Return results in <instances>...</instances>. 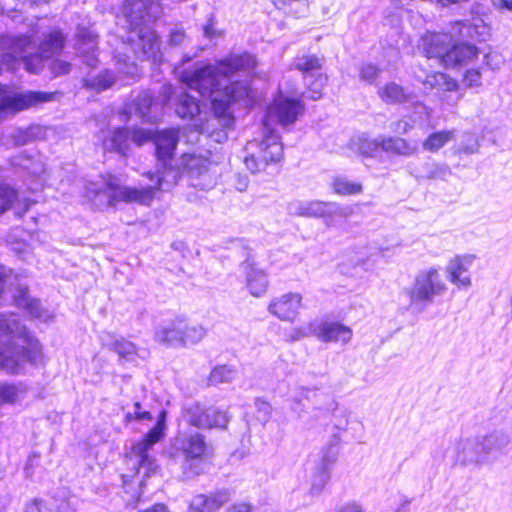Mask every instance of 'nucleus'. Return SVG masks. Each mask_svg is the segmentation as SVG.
<instances>
[{"label": "nucleus", "instance_id": "nucleus-1", "mask_svg": "<svg viewBox=\"0 0 512 512\" xmlns=\"http://www.w3.org/2000/svg\"><path fill=\"white\" fill-rule=\"evenodd\" d=\"M43 360L38 341L31 339L15 315L0 314V367L8 373L19 374L27 362L37 365ZM26 388L16 384H0V404L19 400Z\"/></svg>", "mask_w": 512, "mask_h": 512}, {"label": "nucleus", "instance_id": "nucleus-2", "mask_svg": "<svg viewBox=\"0 0 512 512\" xmlns=\"http://www.w3.org/2000/svg\"><path fill=\"white\" fill-rule=\"evenodd\" d=\"M256 66L253 55H230L215 64L196 68L193 73L185 72L182 81L205 96H214V102L229 103L250 97L251 94V89L245 83L232 82L231 77L237 72H251Z\"/></svg>", "mask_w": 512, "mask_h": 512}, {"label": "nucleus", "instance_id": "nucleus-3", "mask_svg": "<svg viewBox=\"0 0 512 512\" xmlns=\"http://www.w3.org/2000/svg\"><path fill=\"white\" fill-rule=\"evenodd\" d=\"M124 12L130 24L129 45L136 57L158 60L160 41L150 26L161 13L156 0H127Z\"/></svg>", "mask_w": 512, "mask_h": 512}, {"label": "nucleus", "instance_id": "nucleus-4", "mask_svg": "<svg viewBox=\"0 0 512 512\" xmlns=\"http://www.w3.org/2000/svg\"><path fill=\"white\" fill-rule=\"evenodd\" d=\"M164 427L163 420H159L141 441L131 447L126 456L127 465L135 470L133 475L122 476L127 506L135 507L138 504L142 496L144 478L158 471V465L149 457L148 450L163 437Z\"/></svg>", "mask_w": 512, "mask_h": 512}, {"label": "nucleus", "instance_id": "nucleus-5", "mask_svg": "<svg viewBox=\"0 0 512 512\" xmlns=\"http://www.w3.org/2000/svg\"><path fill=\"white\" fill-rule=\"evenodd\" d=\"M84 196L96 208L104 209L119 202L150 205L156 195L151 185L141 188L120 185L114 176L108 175L98 181L88 182Z\"/></svg>", "mask_w": 512, "mask_h": 512}, {"label": "nucleus", "instance_id": "nucleus-6", "mask_svg": "<svg viewBox=\"0 0 512 512\" xmlns=\"http://www.w3.org/2000/svg\"><path fill=\"white\" fill-rule=\"evenodd\" d=\"M163 163V169L157 171L155 194L158 191L171 190L180 180L182 172H185L192 187L200 190H210L216 185L217 177L211 170L210 162L194 154H183L180 158V165L174 167Z\"/></svg>", "mask_w": 512, "mask_h": 512}, {"label": "nucleus", "instance_id": "nucleus-7", "mask_svg": "<svg viewBox=\"0 0 512 512\" xmlns=\"http://www.w3.org/2000/svg\"><path fill=\"white\" fill-rule=\"evenodd\" d=\"M206 438L197 431L180 430L172 439L169 457L181 464L183 476L191 478L198 474L195 462L207 454Z\"/></svg>", "mask_w": 512, "mask_h": 512}, {"label": "nucleus", "instance_id": "nucleus-8", "mask_svg": "<svg viewBox=\"0 0 512 512\" xmlns=\"http://www.w3.org/2000/svg\"><path fill=\"white\" fill-rule=\"evenodd\" d=\"M245 152L244 163L253 174L265 172L269 166L283 158V146L279 136L275 132L265 131L264 128L260 139L247 142Z\"/></svg>", "mask_w": 512, "mask_h": 512}, {"label": "nucleus", "instance_id": "nucleus-9", "mask_svg": "<svg viewBox=\"0 0 512 512\" xmlns=\"http://www.w3.org/2000/svg\"><path fill=\"white\" fill-rule=\"evenodd\" d=\"M65 38L59 30H53L46 35L39 46V52L34 55L26 56L31 46V40L28 37H18L14 41L13 56L19 57L24 61L25 68L31 73H37L43 67V61L58 54L64 48Z\"/></svg>", "mask_w": 512, "mask_h": 512}, {"label": "nucleus", "instance_id": "nucleus-10", "mask_svg": "<svg viewBox=\"0 0 512 512\" xmlns=\"http://www.w3.org/2000/svg\"><path fill=\"white\" fill-rule=\"evenodd\" d=\"M447 290V284L439 269L430 267L418 273L409 295L412 302L432 303L435 296H441Z\"/></svg>", "mask_w": 512, "mask_h": 512}, {"label": "nucleus", "instance_id": "nucleus-11", "mask_svg": "<svg viewBox=\"0 0 512 512\" xmlns=\"http://www.w3.org/2000/svg\"><path fill=\"white\" fill-rule=\"evenodd\" d=\"M313 335L319 340L329 342H341L347 344L353 335L352 329L340 322L323 321L310 323L307 327L295 329L292 339L299 340L302 337Z\"/></svg>", "mask_w": 512, "mask_h": 512}, {"label": "nucleus", "instance_id": "nucleus-12", "mask_svg": "<svg viewBox=\"0 0 512 512\" xmlns=\"http://www.w3.org/2000/svg\"><path fill=\"white\" fill-rule=\"evenodd\" d=\"M303 110V105L297 100L277 98L267 109L263 128L265 131L274 132L273 123H279L283 127L291 125L303 113Z\"/></svg>", "mask_w": 512, "mask_h": 512}, {"label": "nucleus", "instance_id": "nucleus-13", "mask_svg": "<svg viewBox=\"0 0 512 512\" xmlns=\"http://www.w3.org/2000/svg\"><path fill=\"white\" fill-rule=\"evenodd\" d=\"M476 260L473 254L456 255L445 267L448 281L458 290L467 291L472 287L471 269Z\"/></svg>", "mask_w": 512, "mask_h": 512}, {"label": "nucleus", "instance_id": "nucleus-14", "mask_svg": "<svg viewBox=\"0 0 512 512\" xmlns=\"http://www.w3.org/2000/svg\"><path fill=\"white\" fill-rule=\"evenodd\" d=\"M302 307V295L296 292H288L272 298L267 310L279 320L293 323L298 318Z\"/></svg>", "mask_w": 512, "mask_h": 512}, {"label": "nucleus", "instance_id": "nucleus-15", "mask_svg": "<svg viewBox=\"0 0 512 512\" xmlns=\"http://www.w3.org/2000/svg\"><path fill=\"white\" fill-rule=\"evenodd\" d=\"M54 96V93L35 91L12 95L0 87V110L21 111L39 103L51 101Z\"/></svg>", "mask_w": 512, "mask_h": 512}, {"label": "nucleus", "instance_id": "nucleus-16", "mask_svg": "<svg viewBox=\"0 0 512 512\" xmlns=\"http://www.w3.org/2000/svg\"><path fill=\"white\" fill-rule=\"evenodd\" d=\"M454 35L448 33L427 32L421 38V47L427 58H434L437 62L444 65V56L452 44Z\"/></svg>", "mask_w": 512, "mask_h": 512}, {"label": "nucleus", "instance_id": "nucleus-17", "mask_svg": "<svg viewBox=\"0 0 512 512\" xmlns=\"http://www.w3.org/2000/svg\"><path fill=\"white\" fill-rule=\"evenodd\" d=\"M240 271L245 278L246 287L254 297L264 295L269 286V280L264 270L247 260L241 263Z\"/></svg>", "mask_w": 512, "mask_h": 512}, {"label": "nucleus", "instance_id": "nucleus-18", "mask_svg": "<svg viewBox=\"0 0 512 512\" xmlns=\"http://www.w3.org/2000/svg\"><path fill=\"white\" fill-rule=\"evenodd\" d=\"M451 33L463 41H484L490 34V28L482 19L473 18L469 22L455 23Z\"/></svg>", "mask_w": 512, "mask_h": 512}, {"label": "nucleus", "instance_id": "nucleus-19", "mask_svg": "<svg viewBox=\"0 0 512 512\" xmlns=\"http://www.w3.org/2000/svg\"><path fill=\"white\" fill-rule=\"evenodd\" d=\"M458 460L465 464H480L486 458V452L480 437L462 440L457 449Z\"/></svg>", "mask_w": 512, "mask_h": 512}, {"label": "nucleus", "instance_id": "nucleus-20", "mask_svg": "<svg viewBox=\"0 0 512 512\" xmlns=\"http://www.w3.org/2000/svg\"><path fill=\"white\" fill-rule=\"evenodd\" d=\"M332 203L319 200H294L288 204L290 214L299 217H325L330 214Z\"/></svg>", "mask_w": 512, "mask_h": 512}, {"label": "nucleus", "instance_id": "nucleus-21", "mask_svg": "<svg viewBox=\"0 0 512 512\" xmlns=\"http://www.w3.org/2000/svg\"><path fill=\"white\" fill-rule=\"evenodd\" d=\"M382 151L403 157H411L418 153L416 141L407 140L398 136H381Z\"/></svg>", "mask_w": 512, "mask_h": 512}, {"label": "nucleus", "instance_id": "nucleus-22", "mask_svg": "<svg viewBox=\"0 0 512 512\" xmlns=\"http://www.w3.org/2000/svg\"><path fill=\"white\" fill-rule=\"evenodd\" d=\"M76 48L83 61L89 67H95L98 59L95 55L97 36L90 30L80 28L77 32Z\"/></svg>", "mask_w": 512, "mask_h": 512}, {"label": "nucleus", "instance_id": "nucleus-23", "mask_svg": "<svg viewBox=\"0 0 512 512\" xmlns=\"http://www.w3.org/2000/svg\"><path fill=\"white\" fill-rule=\"evenodd\" d=\"M478 56V49L469 43H452L449 52L444 56V66L468 64Z\"/></svg>", "mask_w": 512, "mask_h": 512}, {"label": "nucleus", "instance_id": "nucleus-24", "mask_svg": "<svg viewBox=\"0 0 512 512\" xmlns=\"http://www.w3.org/2000/svg\"><path fill=\"white\" fill-rule=\"evenodd\" d=\"M178 130L169 129L160 132L155 140L156 155L160 162L172 159L178 143Z\"/></svg>", "mask_w": 512, "mask_h": 512}, {"label": "nucleus", "instance_id": "nucleus-25", "mask_svg": "<svg viewBox=\"0 0 512 512\" xmlns=\"http://www.w3.org/2000/svg\"><path fill=\"white\" fill-rule=\"evenodd\" d=\"M130 130L118 128L104 138L103 149L105 151H115L123 156L127 155L129 150Z\"/></svg>", "mask_w": 512, "mask_h": 512}, {"label": "nucleus", "instance_id": "nucleus-26", "mask_svg": "<svg viewBox=\"0 0 512 512\" xmlns=\"http://www.w3.org/2000/svg\"><path fill=\"white\" fill-rule=\"evenodd\" d=\"M181 319L172 320L157 328L155 340L172 347H180Z\"/></svg>", "mask_w": 512, "mask_h": 512}, {"label": "nucleus", "instance_id": "nucleus-27", "mask_svg": "<svg viewBox=\"0 0 512 512\" xmlns=\"http://www.w3.org/2000/svg\"><path fill=\"white\" fill-rule=\"evenodd\" d=\"M210 408L205 409L198 403L187 406L183 411L184 421L197 429H210Z\"/></svg>", "mask_w": 512, "mask_h": 512}, {"label": "nucleus", "instance_id": "nucleus-28", "mask_svg": "<svg viewBox=\"0 0 512 512\" xmlns=\"http://www.w3.org/2000/svg\"><path fill=\"white\" fill-rule=\"evenodd\" d=\"M206 335L207 330L203 325L181 319L180 347L195 345L203 340Z\"/></svg>", "mask_w": 512, "mask_h": 512}, {"label": "nucleus", "instance_id": "nucleus-29", "mask_svg": "<svg viewBox=\"0 0 512 512\" xmlns=\"http://www.w3.org/2000/svg\"><path fill=\"white\" fill-rule=\"evenodd\" d=\"M13 303L19 308H25L32 317L47 319V312L41 308L40 302L29 297L27 290L22 288L13 296Z\"/></svg>", "mask_w": 512, "mask_h": 512}, {"label": "nucleus", "instance_id": "nucleus-30", "mask_svg": "<svg viewBox=\"0 0 512 512\" xmlns=\"http://www.w3.org/2000/svg\"><path fill=\"white\" fill-rule=\"evenodd\" d=\"M480 439L486 455L504 450L511 442L509 434L503 430H494Z\"/></svg>", "mask_w": 512, "mask_h": 512}, {"label": "nucleus", "instance_id": "nucleus-31", "mask_svg": "<svg viewBox=\"0 0 512 512\" xmlns=\"http://www.w3.org/2000/svg\"><path fill=\"white\" fill-rule=\"evenodd\" d=\"M380 98L388 104H398L407 102L410 94L399 84L390 82L379 89Z\"/></svg>", "mask_w": 512, "mask_h": 512}, {"label": "nucleus", "instance_id": "nucleus-32", "mask_svg": "<svg viewBox=\"0 0 512 512\" xmlns=\"http://www.w3.org/2000/svg\"><path fill=\"white\" fill-rule=\"evenodd\" d=\"M454 137V129L436 131L428 135V137L422 142V147L425 151L435 153L452 141Z\"/></svg>", "mask_w": 512, "mask_h": 512}, {"label": "nucleus", "instance_id": "nucleus-33", "mask_svg": "<svg viewBox=\"0 0 512 512\" xmlns=\"http://www.w3.org/2000/svg\"><path fill=\"white\" fill-rule=\"evenodd\" d=\"M135 111L145 121L155 122L158 119L156 104H153L152 96L145 92L135 99Z\"/></svg>", "mask_w": 512, "mask_h": 512}, {"label": "nucleus", "instance_id": "nucleus-34", "mask_svg": "<svg viewBox=\"0 0 512 512\" xmlns=\"http://www.w3.org/2000/svg\"><path fill=\"white\" fill-rule=\"evenodd\" d=\"M177 115L181 118H193L200 112L198 101L187 93H181L175 109Z\"/></svg>", "mask_w": 512, "mask_h": 512}, {"label": "nucleus", "instance_id": "nucleus-35", "mask_svg": "<svg viewBox=\"0 0 512 512\" xmlns=\"http://www.w3.org/2000/svg\"><path fill=\"white\" fill-rule=\"evenodd\" d=\"M381 136L376 139L359 137L352 141V148L363 157H374L379 149L382 150Z\"/></svg>", "mask_w": 512, "mask_h": 512}, {"label": "nucleus", "instance_id": "nucleus-36", "mask_svg": "<svg viewBox=\"0 0 512 512\" xmlns=\"http://www.w3.org/2000/svg\"><path fill=\"white\" fill-rule=\"evenodd\" d=\"M275 7L286 14L301 16L308 10L307 0H272Z\"/></svg>", "mask_w": 512, "mask_h": 512}, {"label": "nucleus", "instance_id": "nucleus-37", "mask_svg": "<svg viewBox=\"0 0 512 512\" xmlns=\"http://www.w3.org/2000/svg\"><path fill=\"white\" fill-rule=\"evenodd\" d=\"M332 188L334 192L341 196L358 195L363 192V185L358 182H352L345 177H338L333 181Z\"/></svg>", "mask_w": 512, "mask_h": 512}, {"label": "nucleus", "instance_id": "nucleus-38", "mask_svg": "<svg viewBox=\"0 0 512 512\" xmlns=\"http://www.w3.org/2000/svg\"><path fill=\"white\" fill-rule=\"evenodd\" d=\"M236 374V370L231 366H217L211 371L209 376V382L211 385L230 383L235 379Z\"/></svg>", "mask_w": 512, "mask_h": 512}, {"label": "nucleus", "instance_id": "nucleus-39", "mask_svg": "<svg viewBox=\"0 0 512 512\" xmlns=\"http://www.w3.org/2000/svg\"><path fill=\"white\" fill-rule=\"evenodd\" d=\"M324 62L323 57L316 55H304L298 57L295 61V68L305 73H312L320 70Z\"/></svg>", "mask_w": 512, "mask_h": 512}, {"label": "nucleus", "instance_id": "nucleus-40", "mask_svg": "<svg viewBox=\"0 0 512 512\" xmlns=\"http://www.w3.org/2000/svg\"><path fill=\"white\" fill-rule=\"evenodd\" d=\"M115 82V76L112 72L105 70L96 77H90L85 80V84L96 90H105L110 88Z\"/></svg>", "mask_w": 512, "mask_h": 512}, {"label": "nucleus", "instance_id": "nucleus-41", "mask_svg": "<svg viewBox=\"0 0 512 512\" xmlns=\"http://www.w3.org/2000/svg\"><path fill=\"white\" fill-rule=\"evenodd\" d=\"M113 341L108 345L115 351L121 358L129 359L136 354L135 345L123 338L112 337Z\"/></svg>", "mask_w": 512, "mask_h": 512}, {"label": "nucleus", "instance_id": "nucleus-42", "mask_svg": "<svg viewBox=\"0 0 512 512\" xmlns=\"http://www.w3.org/2000/svg\"><path fill=\"white\" fill-rule=\"evenodd\" d=\"M428 166V172L425 176H423L426 179H440L445 180L450 174L451 170L450 168L445 164H439V163H429Z\"/></svg>", "mask_w": 512, "mask_h": 512}, {"label": "nucleus", "instance_id": "nucleus-43", "mask_svg": "<svg viewBox=\"0 0 512 512\" xmlns=\"http://www.w3.org/2000/svg\"><path fill=\"white\" fill-rule=\"evenodd\" d=\"M17 198V193L9 187H0V214L8 210L13 201Z\"/></svg>", "mask_w": 512, "mask_h": 512}, {"label": "nucleus", "instance_id": "nucleus-44", "mask_svg": "<svg viewBox=\"0 0 512 512\" xmlns=\"http://www.w3.org/2000/svg\"><path fill=\"white\" fill-rule=\"evenodd\" d=\"M229 422V417L227 412L210 408V418L209 423L211 424V428H226Z\"/></svg>", "mask_w": 512, "mask_h": 512}, {"label": "nucleus", "instance_id": "nucleus-45", "mask_svg": "<svg viewBox=\"0 0 512 512\" xmlns=\"http://www.w3.org/2000/svg\"><path fill=\"white\" fill-rule=\"evenodd\" d=\"M12 272L5 266H0V305L3 304V294L6 291V287L12 284Z\"/></svg>", "mask_w": 512, "mask_h": 512}, {"label": "nucleus", "instance_id": "nucleus-46", "mask_svg": "<svg viewBox=\"0 0 512 512\" xmlns=\"http://www.w3.org/2000/svg\"><path fill=\"white\" fill-rule=\"evenodd\" d=\"M416 78L422 82L424 85L429 86L430 88L439 87L442 79H444V73L441 72H435L432 74L426 75L424 78L416 74Z\"/></svg>", "mask_w": 512, "mask_h": 512}, {"label": "nucleus", "instance_id": "nucleus-47", "mask_svg": "<svg viewBox=\"0 0 512 512\" xmlns=\"http://www.w3.org/2000/svg\"><path fill=\"white\" fill-rule=\"evenodd\" d=\"M211 497L217 510H219L224 504L231 500V493L228 489H222L212 493Z\"/></svg>", "mask_w": 512, "mask_h": 512}, {"label": "nucleus", "instance_id": "nucleus-48", "mask_svg": "<svg viewBox=\"0 0 512 512\" xmlns=\"http://www.w3.org/2000/svg\"><path fill=\"white\" fill-rule=\"evenodd\" d=\"M205 501L206 495L204 494L194 496L189 506V512H208Z\"/></svg>", "mask_w": 512, "mask_h": 512}, {"label": "nucleus", "instance_id": "nucleus-49", "mask_svg": "<svg viewBox=\"0 0 512 512\" xmlns=\"http://www.w3.org/2000/svg\"><path fill=\"white\" fill-rule=\"evenodd\" d=\"M379 72L380 71L376 66L372 64H365L361 68L360 77L362 80L372 82L378 77Z\"/></svg>", "mask_w": 512, "mask_h": 512}, {"label": "nucleus", "instance_id": "nucleus-50", "mask_svg": "<svg viewBox=\"0 0 512 512\" xmlns=\"http://www.w3.org/2000/svg\"><path fill=\"white\" fill-rule=\"evenodd\" d=\"M151 138V134L143 129L130 130V140L138 146L143 145Z\"/></svg>", "mask_w": 512, "mask_h": 512}, {"label": "nucleus", "instance_id": "nucleus-51", "mask_svg": "<svg viewBox=\"0 0 512 512\" xmlns=\"http://www.w3.org/2000/svg\"><path fill=\"white\" fill-rule=\"evenodd\" d=\"M481 73L478 70H468L464 76V84L467 87H478L481 85Z\"/></svg>", "mask_w": 512, "mask_h": 512}, {"label": "nucleus", "instance_id": "nucleus-52", "mask_svg": "<svg viewBox=\"0 0 512 512\" xmlns=\"http://www.w3.org/2000/svg\"><path fill=\"white\" fill-rule=\"evenodd\" d=\"M327 78L323 76H319L317 81L314 83L313 86H309V95L308 97L317 100L322 96V90L326 83Z\"/></svg>", "mask_w": 512, "mask_h": 512}, {"label": "nucleus", "instance_id": "nucleus-53", "mask_svg": "<svg viewBox=\"0 0 512 512\" xmlns=\"http://www.w3.org/2000/svg\"><path fill=\"white\" fill-rule=\"evenodd\" d=\"M70 67L71 65L68 62L54 60L50 65V70L54 76H60L68 73L70 71Z\"/></svg>", "mask_w": 512, "mask_h": 512}, {"label": "nucleus", "instance_id": "nucleus-54", "mask_svg": "<svg viewBox=\"0 0 512 512\" xmlns=\"http://www.w3.org/2000/svg\"><path fill=\"white\" fill-rule=\"evenodd\" d=\"M186 34L181 29H174L170 33L169 43L171 46H178L185 42Z\"/></svg>", "mask_w": 512, "mask_h": 512}, {"label": "nucleus", "instance_id": "nucleus-55", "mask_svg": "<svg viewBox=\"0 0 512 512\" xmlns=\"http://www.w3.org/2000/svg\"><path fill=\"white\" fill-rule=\"evenodd\" d=\"M413 126L405 120H397L391 124V130L396 133L407 134Z\"/></svg>", "mask_w": 512, "mask_h": 512}, {"label": "nucleus", "instance_id": "nucleus-56", "mask_svg": "<svg viewBox=\"0 0 512 512\" xmlns=\"http://www.w3.org/2000/svg\"><path fill=\"white\" fill-rule=\"evenodd\" d=\"M439 88L444 91H456L458 89V83L453 78L444 74V79H442Z\"/></svg>", "mask_w": 512, "mask_h": 512}, {"label": "nucleus", "instance_id": "nucleus-57", "mask_svg": "<svg viewBox=\"0 0 512 512\" xmlns=\"http://www.w3.org/2000/svg\"><path fill=\"white\" fill-rule=\"evenodd\" d=\"M203 33H204L205 37L210 38V39L220 35V33L217 31V29L214 26L213 18H210L208 20V23L203 27Z\"/></svg>", "mask_w": 512, "mask_h": 512}, {"label": "nucleus", "instance_id": "nucleus-58", "mask_svg": "<svg viewBox=\"0 0 512 512\" xmlns=\"http://www.w3.org/2000/svg\"><path fill=\"white\" fill-rule=\"evenodd\" d=\"M172 94H173V88L170 84H165L162 86L161 92H160V99H161L162 106L166 105L170 101Z\"/></svg>", "mask_w": 512, "mask_h": 512}, {"label": "nucleus", "instance_id": "nucleus-59", "mask_svg": "<svg viewBox=\"0 0 512 512\" xmlns=\"http://www.w3.org/2000/svg\"><path fill=\"white\" fill-rule=\"evenodd\" d=\"M255 405L259 411L264 413L266 418H268L270 416L272 408H271V405L267 401L262 400V399H257L255 401Z\"/></svg>", "mask_w": 512, "mask_h": 512}, {"label": "nucleus", "instance_id": "nucleus-60", "mask_svg": "<svg viewBox=\"0 0 512 512\" xmlns=\"http://www.w3.org/2000/svg\"><path fill=\"white\" fill-rule=\"evenodd\" d=\"M492 3L497 9L512 10V0H492Z\"/></svg>", "mask_w": 512, "mask_h": 512}, {"label": "nucleus", "instance_id": "nucleus-61", "mask_svg": "<svg viewBox=\"0 0 512 512\" xmlns=\"http://www.w3.org/2000/svg\"><path fill=\"white\" fill-rule=\"evenodd\" d=\"M139 512H169V509L165 504L157 503Z\"/></svg>", "mask_w": 512, "mask_h": 512}, {"label": "nucleus", "instance_id": "nucleus-62", "mask_svg": "<svg viewBox=\"0 0 512 512\" xmlns=\"http://www.w3.org/2000/svg\"><path fill=\"white\" fill-rule=\"evenodd\" d=\"M226 512H251V506L245 503L236 504L227 509Z\"/></svg>", "mask_w": 512, "mask_h": 512}, {"label": "nucleus", "instance_id": "nucleus-63", "mask_svg": "<svg viewBox=\"0 0 512 512\" xmlns=\"http://www.w3.org/2000/svg\"><path fill=\"white\" fill-rule=\"evenodd\" d=\"M338 512H363V510L356 503H347L342 506Z\"/></svg>", "mask_w": 512, "mask_h": 512}, {"label": "nucleus", "instance_id": "nucleus-64", "mask_svg": "<svg viewBox=\"0 0 512 512\" xmlns=\"http://www.w3.org/2000/svg\"><path fill=\"white\" fill-rule=\"evenodd\" d=\"M133 413H134L135 420L143 421V420H151L152 419V415L148 411L135 410Z\"/></svg>", "mask_w": 512, "mask_h": 512}]
</instances>
